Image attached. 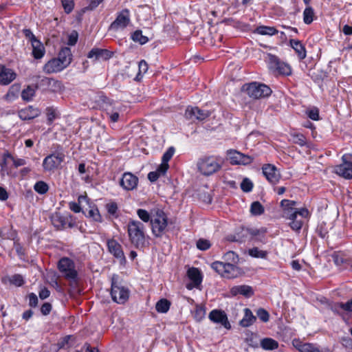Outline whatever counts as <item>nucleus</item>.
<instances>
[{
  "instance_id": "obj_1",
  "label": "nucleus",
  "mask_w": 352,
  "mask_h": 352,
  "mask_svg": "<svg viewBox=\"0 0 352 352\" xmlns=\"http://www.w3.org/2000/svg\"><path fill=\"white\" fill-rule=\"evenodd\" d=\"M224 262L214 261L211 264V267L220 276L226 278H234L241 274V270L236 264L239 261L238 255L229 251L223 256Z\"/></svg>"
},
{
  "instance_id": "obj_2",
  "label": "nucleus",
  "mask_w": 352,
  "mask_h": 352,
  "mask_svg": "<svg viewBox=\"0 0 352 352\" xmlns=\"http://www.w3.org/2000/svg\"><path fill=\"white\" fill-rule=\"evenodd\" d=\"M127 232L131 244L141 249L148 244L149 236L146 234L145 227L140 221L131 220L127 225Z\"/></svg>"
},
{
  "instance_id": "obj_3",
  "label": "nucleus",
  "mask_w": 352,
  "mask_h": 352,
  "mask_svg": "<svg viewBox=\"0 0 352 352\" xmlns=\"http://www.w3.org/2000/svg\"><path fill=\"white\" fill-rule=\"evenodd\" d=\"M58 268L63 276L69 281L70 287L76 290L78 286V274L74 262L67 257H63L59 260Z\"/></svg>"
},
{
  "instance_id": "obj_4",
  "label": "nucleus",
  "mask_w": 352,
  "mask_h": 352,
  "mask_svg": "<svg viewBox=\"0 0 352 352\" xmlns=\"http://www.w3.org/2000/svg\"><path fill=\"white\" fill-rule=\"evenodd\" d=\"M130 291L120 280L118 275L113 274L111 277V296L113 302L123 305L129 298Z\"/></svg>"
},
{
  "instance_id": "obj_5",
  "label": "nucleus",
  "mask_w": 352,
  "mask_h": 352,
  "mask_svg": "<svg viewBox=\"0 0 352 352\" xmlns=\"http://www.w3.org/2000/svg\"><path fill=\"white\" fill-rule=\"evenodd\" d=\"M198 171L203 175H211L221 168L220 160L215 156H204L197 162Z\"/></svg>"
},
{
  "instance_id": "obj_6",
  "label": "nucleus",
  "mask_w": 352,
  "mask_h": 352,
  "mask_svg": "<svg viewBox=\"0 0 352 352\" xmlns=\"http://www.w3.org/2000/svg\"><path fill=\"white\" fill-rule=\"evenodd\" d=\"M243 89L246 91L247 94L254 99H260L266 98L271 95L272 89L267 85L258 82H252L245 84L243 87Z\"/></svg>"
},
{
  "instance_id": "obj_7",
  "label": "nucleus",
  "mask_w": 352,
  "mask_h": 352,
  "mask_svg": "<svg viewBox=\"0 0 352 352\" xmlns=\"http://www.w3.org/2000/svg\"><path fill=\"white\" fill-rule=\"evenodd\" d=\"M267 61L269 69L273 73L286 76L292 75L291 66L281 61L276 56L268 54Z\"/></svg>"
},
{
  "instance_id": "obj_8",
  "label": "nucleus",
  "mask_w": 352,
  "mask_h": 352,
  "mask_svg": "<svg viewBox=\"0 0 352 352\" xmlns=\"http://www.w3.org/2000/svg\"><path fill=\"white\" fill-rule=\"evenodd\" d=\"M151 224L153 235L156 237H161L168 225L166 215L162 210H158L156 214L152 217Z\"/></svg>"
},
{
  "instance_id": "obj_9",
  "label": "nucleus",
  "mask_w": 352,
  "mask_h": 352,
  "mask_svg": "<svg viewBox=\"0 0 352 352\" xmlns=\"http://www.w3.org/2000/svg\"><path fill=\"white\" fill-rule=\"evenodd\" d=\"M65 155L61 150L46 156L43 161V168L45 171H52L60 167L61 164L65 161Z\"/></svg>"
},
{
  "instance_id": "obj_10",
  "label": "nucleus",
  "mask_w": 352,
  "mask_h": 352,
  "mask_svg": "<svg viewBox=\"0 0 352 352\" xmlns=\"http://www.w3.org/2000/svg\"><path fill=\"white\" fill-rule=\"evenodd\" d=\"M309 216V210L302 208L296 211H291L285 218L290 220L289 226L294 231H299L303 225L302 219H307Z\"/></svg>"
},
{
  "instance_id": "obj_11",
  "label": "nucleus",
  "mask_w": 352,
  "mask_h": 352,
  "mask_svg": "<svg viewBox=\"0 0 352 352\" xmlns=\"http://www.w3.org/2000/svg\"><path fill=\"white\" fill-rule=\"evenodd\" d=\"M350 154H344L342 157V163L334 168L335 173L346 179H352V162Z\"/></svg>"
},
{
  "instance_id": "obj_12",
  "label": "nucleus",
  "mask_w": 352,
  "mask_h": 352,
  "mask_svg": "<svg viewBox=\"0 0 352 352\" xmlns=\"http://www.w3.org/2000/svg\"><path fill=\"white\" fill-rule=\"evenodd\" d=\"M51 221L58 230L64 229L67 225L69 228H73L75 226V222L71 214L63 215L59 212L52 214Z\"/></svg>"
},
{
  "instance_id": "obj_13",
  "label": "nucleus",
  "mask_w": 352,
  "mask_h": 352,
  "mask_svg": "<svg viewBox=\"0 0 352 352\" xmlns=\"http://www.w3.org/2000/svg\"><path fill=\"white\" fill-rule=\"evenodd\" d=\"M131 22L130 12L128 9H123L117 14V16L110 25V29L114 31L124 30Z\"/></svg>"
},
{
  "instance_id": "obj_14",
  "label": "nucleus",
  "mask_w": 352,
  "mask_h": 352,
  "mask_svg": "<svg viewBox=\"0 0 352 352\" xmlns=\"http://www.w3.org/2000/svg\"><path fill=\"white\" fill-rule=\"evenodd\" d=\"M228 157L230 160V163L233 165H248L254 160L253 157L245 155L236 150L228 151Z\"/></svg>"
},
{
  "instance_id": "obj_15",
  "label": "nucleus",
  "mask_w": 352,
  "mask_h": 352,
  "mask_svg": "<svg viewBox=\"0 0 352 352\" xmlns=\"http://www.w3.org/2000/svg\"><path fill=\"white\" fill-rule=\"evenodd\" d=\"M208 111L201 110L197 107H188L185 111V117L192 121H202L210 116Z\"/></svg>"
},
{
  "instance_id": "obj_16",
  "label": "nucleus",
  "mask_w": 352,
  "mask_h": 352,
  "mask_svg": "<svg viewBox=\"0 0 352 352\" xmlns=\"http://www.w3.org/2000/svg\"><path fill=\"white\" fill-rule=\"evenodd\" d=\"M138 177L131 173H124L120 181V186L125 190L129 191L135 189L138 184Z\"/></svg>"
},
{
  "instance_id": "obj_17",
  "label": "nucleus",
  "mask_w": 352,
  "mask_h": 352,
  "mask_svg": "<svg viewBox=\"0 0 352 352\" xmlns=\"http://www.w3.org/2000/svg\"><path fill=\"white\" fill-rule=\"evenodd\" d=\"M262 170L264 176L272 184H277L280 179V174L274 165L267 164L263 165Z\"/></svg>"
},
{
  "instance_id": "obj_18",
  "label": "nucleus",
  "mask_w": 352,
  "mask_h": 352,
  "mask_svg": "<svg viewBox=\"0 0 352 352\" xmlns=\"http://www.w3.org/2000/svg\"><path fill=\"white\" fill-rule=\"evenodd\" d=\"M208 318L212 322L220 324L227 329L231 327L226 314L222 310L213 309L210 312Z\"/></svg>"
},
{
  "instance_id": "obj_19",
  "label": "nucleus",
  "mask_w": 352,
  "mask_h": 352,
  "mask_svg": "<svg viewBox=\"0 0 352 352\" xmlns=\"http://www.w3.org/2000/svg\"><path fill=\"white\" fill-rule=\"evenodd\" d=\"M112 55V52L108 50L94 47L88 53L87 58L94 60H107Z\"/></svg>"
},
{
  "instance_id": "obj_20",
  "label": "nucleus",
  "mask_w": 352,
  "mask_h": 352,
  "mask_svg": "<svg viewBox=\"0 0 352 352\" xmlns=\"http://www.w3.org/2000/svg\"><path fill=\"white\" fill-rule=\"evenodd\" d=\"M109 252L120 261H125L126 258L121 245L115 239H109L107 242Z\"/></svg>"
},
{
  "instance_id": "obj_21",
  "label": "nucleus",
  "mask_w": 352,
  "mask_h": 352,
  "mask_svg": "<svg viewBox=\"0 0 352 352\" xmlns=\"http://www.w3.org/2000/svg\"><path fill=\"white\" fill-rule=\"evenodd\" d=\"M292 344L300 352H322L316 344L303 342L299 339H294Z\"/></svg>"
},
{
  "instance_id": "obj_22",
  "label": "nucleus",
  "mask_w": 352,
  "mask_h": 352,
  "mask_svg": "<svg viewBox=\"0 0 352 352\" xmlns=\"http://www.w3.org/2000/svg\"><path fill=\"white\" fill-rule=\"evenodd\" d=\"M187 275L189 279L192 281L191 284H188L186 287L191 289L193 287H198L202 282V276L200 271L196 267H191L188 269Z\"/></svg>"
},
{
  "instance_id": "obj_23",
  "label": "nucleus",
  "mask_w": 352,
  "mask_h": 352,
  "mask_svg": "<svg viewBox=\"0 0 352 352\" xmlns=\"http://www.w3.org/2000/svg\"><path fill=\"white\" fill-rule=\"evenodd\" d=\"M41 82L43 85L46 86L47 89L50 92L60 93L64 89L63 83L54 78H44Z\"/></svg>"
},
{
  "instance_id": "obj_24",
  "label": "nucleus",
  "mask_w": 352,
  "mask_h": 352,
  "mask_svg": "<svg viewBox=\"0 0 352 352\" xmlns=\"http://www.w3.org/2000/svg\"><path fill=\"white\" fill-rule=\"evenodd\" d=\"M66 68L60 60L52 58L49 60L43 67V71L46 74L57 73Z\"/></svg>"
},
{
  "instance_id": "obj_25",
  "label": "nucleus",
  "mask_w": 352,
  "mask_h": 352,
  "mask_svg": "<svg viewBox=\"0 0 352 352\" xmlns=\"http://www.w3.org/2000/svg\"><path fill=\"white\" fill-rule=\"evenodd\" d=\"M16 74L11 69L0 65V84L6 85L16 78Z\"/></svg>"
},
{
  "instance_id": "obj_26",
  "label": "nucleus",
  "mask_w": 352,
  "mask_h": 352,
  "mask_svg": "<svg viewBox=\"0 0 352 352\" xmlns=\"http://www.w3.org/2000/svg\"><path fill=\"white\" fill-rule=\"evenodd\" d=\"M230 292L233 296L241 294L245 297H250L254 294L252 287L245 285L234 286Z\"/></svg>"
},
{
  "instance_id": "obj_27",
  "label": "nucleus",
  "mask_w": 352,
  "mask_h": 352,
  "mask_svg": "<svg viewBox=\"0 0 352 352\" xmlns=\"http://www.w3.org/2000/svg\"><path fill=\"white\" fill-rule=\"evenodd\" d=\"M289 43L291 47L294 50V51L297 54L299 59L303 60L307 55L305 46L298 40L291 39Z\"/></svg>"
},
{
  "instance_id": "obj_28",
  "label": "nucleus",
  "mask_w": 352,
  "mask_h": 352,
  "mask_svg": "<svg viewBox=\"0 0 352 352\" xmlns=\"http://www.w3.org/2000/svg\"><path fill=\"white\" fill-rule=\"evenodd\" d=\"M38 115V111L36 109L30 106L27 108L21 109L19 111V116L21 120H31L34 118Z\"/></svg>"
},
{
  "instance_id": "obj_29",
  "label": "nucleus",
  "mask_w": 352,
  "mask_h": 352,
  "mask_svg": "<svg viewBox=\"0 0 352 352\" xmlns=\"http://www.w3.org/2000/svg\"><path fill=\"white\" fill-rule=\"evenodd\" d=\"M32 47V56L36 59L41 58L45 54V47L42 43L39 41H34L31 43Z\"/></svg>"
},
{
  "instance_id": "obj_30",
  "label": "nucleus",
  "mask_w": 352,
  "mask_h": 352,
  "mask_svg": "<svg viewBox=\"0 0 352 352\" xmlns=\"http://www.w3.org/2000/svg\"><path fill=\"white\" fill-rule=\"evenodd\" d=\"M72 52L69 47L63 48L58 53V59L67 67L72 62Z\"/></svg>"
},
{
  "instance_id": "obj_31",
  "label": "nucleus",
  "mask_w": 352,
  "mask_h": 352,
  "mask_svg": "<svg viewBox=\"0 0 352 352\" xmlns=\"http://www.w3.org/2000/svg\"><path fill=\"white\" fill-rule=\"evenodd\" d=\"M21 89V86L19 84H14L12 85L8 93L5 96V99L8 102H12L16 99L19 96V92Z\"/></svg>"
},
{
  "instance_id": "obj_32",
  "label": "nucleus",
  "mask_w": 352,
  "mask_h": 352,
  "mask_svg": "<svg viewBox=\"0 0 352 352\" xmlns=\"http://www.w3.org/2000/svg\"><path fill=\"white\" fill-rule=\"evenodd\" d=\"M256 317L252 314V311L246 308L245 309L244 316L240 321V324L243 327H248L256 321Z\"/></svg>"
},
{
  "instance_id": "obj_33",
  "label": "nucleus",
  "mask_w": 352,
  "mask_h": 352,
  "mask_svg": "<svg viewBox=\"0 0 352 352\" xmlns=\"http://www.w3.org/2000/svg\"><path fill=\"white\" fill-rule=\"evenodd\" d=\"M261 346L265 350H274L278 347V342L272 338H266L261 340Z\"/></svg>"
},
{
  "instance_id": "obj_34",
  "label": "nucleus",
  "mask_w": 352,
  "mask_h": 352,
  "mask_svg": "<svg viewBox=\"0 0 352 352\" xmlns=\"http://www.w3.org/2000/svg\"><path fill=\"white\" fill-rule=\"evenodd\" d=\"M296 202L294 201H290L288 199H283L281 201L280 206L283 208L285 217L288 216V213H290L291 211H296L298 210L294 208Z\"/></svg>"
},
{
  "instance_id": "obj_35",
  "label": "nucleus",
  "mask_w": 352,
  "mask_h": 352,
  "mask_svg": "<svg viewBox=\"0 0 352 352\" xmlns=\"http://www.w3.org/2000/svg\"><path fill=\"white\" fill-rule=\"evenodd\" d=\"M315 12L311 6H307L303 11V22L307 24H311L314 19Z\"/></svg>"
},
{
  "instance_id": "obj_36",
  "label": "nucleus",
  "mask_w": 352,
  "mask_h": 352,
  "mask_svg": "<svg viewBox=\"0 0 352 352\" xmlns=\"http://www.w3.org/2000/svg\"><path fill=\"white\" fill-rule=\"evenodd\" d=\"M256 32L261 35L272 36L277 34L278 30L274 27L261 25L256 29Z\"/></svg>"
},
{
  "instance_id": "obj_37",
  "label": "nucleus",
  "mask_w": 352,
  "mask_h": 352,
  "mask_svg": "<svg viewBox=\"0 0 352 352\" xmlns=\"http://www.w3.org/2000/svg\"><path fill=\"white\" fill-rule=\"evenodd\" d=\"M170 306V302L165 298L160 300L155 305L156 311L159 313H166Z\"/></svg>"
},
{
  "instance_id": "obj_38",
  "label": "nucleus",
  "mask_w": 352,
  "mask_h": 352,
  "mask_svg": "<svg viewBox=\"0 0 352 352\" xmlns=\"http://www.w3.org/2000/svg\"><path fill=\"white\" fill-rule=\"evenodd\" d=\"M292 141L300 146H305L307 144V139L305 136L300 133L294 132L290 134Z\"/></svg>"
},
{
  "instance_id": "obj_39",
  "label": "nucleus",
  "mask_w": 352,
  "mask_h": 352,
  "mask_svg": "<svg viewBox=\"0 0 352 352\" xmlns=\"http://www.w3.org/2000/svg\"><path fill=\"white\" fill-rule=\"evenodd\" d=\"M131 39L136 43H139L141 45H144L148 41L147 36L142 34V32L140 30H135L131 34Z\"/></svg>"
},
{
  "instance_id": "obj_40",
  "label": "nucleus",
  "mask_w": 352,
  "mask_h": 352,
  "mask_svg": "<svg viewBox=\"0 0 352 352\" xmlns=\"http://www.w3.org/2000/svg\"><path fill=\"white\" fill-rule=\"evenodd\" d=\"M105 208L108 212V214L111 216L113 218H118V204L114 202L111 201L109 203H107L105 205Z\"/></svg>"
},
{
  "instance_id": "obj_41",
  "label": "nucleus",
  "mask_w": 352,
  "mask_h": 352,
  "mask_svg": "<svg viewBox=\"0 0 352 352\" xmlns=\"http://www.w3.org/2000/svg\"><path fill=\"white\" fill-rule=\"evenodd\" d=\"M88 217L96 222L101 223L103 221L99 210L96 206L90 208L89 210L88 211Z\"/></svg>"
},
{
  "instance_id": "obj_42",
  "label": "nucleus",
  "mask_w": 352,
  "mask_h": 352,
  "mask_svg": "<svg viewBox=\"0 0 352 352\" xmlns=\"http://www.w3.org/2000/svg\"><path fill=\"white\" fill-rule=\"evenodd\" d=\"M35 95V89L31 86H28L21 92V98L23 100L30 101Z\"/></svg>"
},
{
  "instance_id": "obj_43",
  "label": "nucleus",
  "mask_w": 352,
  "mask_h": 352,
  "mask_svg": "<svg viewBox=\"0 0 352 352\" xmlns=\"http://www.w3.org/2000/svg\"><path fill=\"white\" fill-rule=\"evenodd\" d=\"M34 189L38 194L44 195L48 191L49 186L43 181H38L34 184Z\"/></svg>"
},
{
  "instance_id": "obj_44",
  "label": "nucleus",
  "mask_w": 352,
  "mask_h": 352,
  "mask_svg": "<svg viewBox=\"0 0 352 352\" xmlns=\"http://www.w3.org/2000/svg\"><path fill=\"white\" fill-rule=\"evenodd\" d=\"M250 212L253 215H261L264 212V208L259 201H254L251 204Z\"/></svg>"
},
{
  "instance_id": "obj_45",
  "label": "nucleus",
  "mask_w": 352,
  "mask_h": 352,
  "mask_svg": "<svg viewBox=\"0 0 352 352\" xmlns=\"http://www.w3.org/2000/svg\"><path fill=\"white\" fill-rule=\"evenodd\" d=\"M248 252L251 256L254 258H265L267 255V251L260 250L258 248H253L250 249Z\"/></svg>"
},
{
  "instance_id": "obj_46",
  "label": "nucleus",
  "mask_w": 352,
  "mask_h": 352,
  "mask_svg": "<svg viewBox=\"0 0 352 352\" xmlns=\"http://www.w3.org/2000/svg\"><path fill=\"white\" fill-rule=\"evenodd\" d=\"M266 232V229H252L250 231V234L256 238V239L264 242L265 234Z\"/></svg>"
},
{
  "instance_id": "obj_47",
  "label": "nucleus",
  "mask_w": 352,
  "mask_h": 352,
  "mask_svg": "<svg viewBox=\"0 0 352 352\" xmlns=\"http://www.w3.org/2000/svg\"><path fill=\"white\" fill-rule=\"evenodd\" d=\"M7 157H10V160H11L13 163V166L15 168H18L26 164V160L23 158H17L12 155L11 153H7L6 155Z\"/></svg>"
},
{
  "instance_id": "obj_48",
  "label": "nucleus",
  "mask_w": 352,
  "mask_h": 352,
  "mask_svg": "<svg viewBox=\"0 0 352 352\" xmlns=\"http://www.w3.org/2000/svg\"><path fill=\"white\" fill-rule=\"evenodd\" d=\"M10 283L15 286L20 287L24 284V278L21 274H14L9 278Z\"/></svg>"
},
{
  "instance_id": "obj_49",
  "label": "nucleus",
  "mask_w": 352,
  "mask_h": 352,
  "mask_svg": "<svg viewBox=\"0 0 352 352\" xmlns=\"http://www.w3.org/2000/svg\"><path fill=\"white\" fill-rule=\"evenodd\" d=\"M206 315V309L203 306L197 305L195 310L194 317L197 321H201Z\"/></svg>"
},
{
  "instance_id": "obj_50",
  "label": "nucleus",
  "mask_w": 352,
  "mask_h": 352,
  "mask_svg": "<svg viewBox=\"0 0 352 352\" xmlns=\"http://www.w3.org/2000/svg\"><path fill=\"white\" fill-rule=\"evenodd\" d=\"M340 308L347 312H352V298L346 302H338L336 305L335 309Z\"/></svg>"
},
{
  "instance_id": "obj_51",
  "label": "nucleus",
  "mask_w": 352,
  "mask_h": 352,
  "mask_svg": "<svg viewBox=\"0 0 352 352\" xmlns=\"http://www.w3.org/2000/svg\"><path fill=\"white\" fill-rule=\"evenodd\" d=\"M137 214L138 217L144 222L151 221L152 217L150 215L148 211L144 209H138L137 210Z\"/></svg>"
},
{
  "instance_id": "obj_52",
  "label": "nucleus",
  "mask_w": 352,
  "mask_h": 352,
  "mask_svg": "<svg viewBox=\"0 0 352 352\" xmlns=\"http://www.w3.org/2000/svg\"><path fill=\"white\" fill-rule=\"evenodd\" d=\"M63 8L67 14H69L72 12L74 8V0H60Z\"/></svg>"
},
{
  "instance_id": "obj_53",
  "label": "nucleus",
  "mask_w": 352,
  "mask_h": 352,
  "mask_svg": "<svg viewBox=\"0 0 352 352\" xmlns=\"http://www.w3.org/2000/svg\"><path fill=\"white\" fill-rule=\"evenodd\" d=\"M211 246V244L208 240L200 239L197 241V248L200 250H207Z\"/></svg>"
},
{
  "instance_id": "obj_54",
  "label": "nucleus",
  "mask_w": 352,
  "mask_h": 352,
  "mask_svg": "<svg viewBox=\"0 0 352 352\" xmlns=\"http://www.w3.org/2000/svg\"><path fill=\"white\" fill-rule=\"evenodd\" d=\"M253 188V184L252 182L248 178H245L241 184V188L243 192H250L252 190Z\"/></svg>"
},
{
  "instance_id": "obj_55",
  "label": "nucleus",
  "mask_w": 352,
  "mask_h": 352,
  "mask_svg": "<svg viewBox=\"0 0 352 352\" xmlns=\"http://www.w3.org/2000/svg\"><path fill=\"white\" fill-rule=\"evenodd\" d=\"M175 153V148L173 146L169 147L167 151L163 154L162 161L165 163H168L169 160L172 158Z\"/></svg>"
},
{
  "instance_id": "obj_56",
  "label": "nucleus",
  "mask_w": 352,
  "mask_h": 352,
  "mask_svg": "<svg viewBox=\"0 0 352 352\" xmlns=\"http://www.w3.org/2000/svg\"><path fill=\"white\" fill-rule=\"evenodd\" d=\"M258 318L264 322H266L270 319V315L268 312L264 309H259L256 312Z\"/></svg>"
},
{
  "instance_id": "obj_57",
  "label": "nucleus",
  "mask_w": 352,
  "mask_h": 352,
  "mask_svg": "<svg viewBox=\"0 0 352 352\" xmlns=\"http://www.w3.org/2000/svg\"><path fill=\"white\" fill-rule=\"evenodd\" d=\"M308 117L313 120H319V111L318 108L314 107L307 111V112Z\"/></svg>"
},
{
  "instance_id": "obj_58",
  "label": "nucleus",
  "mask_w": 352,
  "mask_h": 352,
  "mask_svg": "<svg viewBox=\"0 0 352 352\" xmlns=\"http://www.w3.org/2000/svg\"><path fill=\"white\" fill-rule=\"evenodd\" d=\"M23 34L25 36V38L31 43L34 41H37L38 39L36 38L35 35L30 29H23Z\"/></svg>"
},
{
  "instance_id": "obj_59",
  "label": "nucleus",
  "mask_w": 352,
  "mask_h": 352,
  "mask_svg": "<svg viewBox=\"0 0 352 352\" xmlns=\"http://www.w3.org/2000/svg\"><path fill=\"white\" fill-rule=\"evenodd\" d=\"M29 305L32 307H36L38 305V298L34 293H30L28 295Z\"/></svg>"
},
{
  "instance_id": "obj_60",
  "label": "nucleus",
  "mask_w": 352,
  "mask_h": 352,
  "mask_svg": "<svg viewBox=\"0 0 352 352\" xmlns=\"http://www.w3.org/2000/svg\"><path fill=\"white\" fill-rule=\"evenodd\" d=\"M168 167L169 165L168 163H165L164 162L162 161L161 164L157 167L156 171L162 176L165 175Z\"/></svg>"
},
{
  "instance_id": "obj_61",
  "label": "nucleus",
  "mask_w": 352,
  "mask_h": 352,
  "mask_svg": "<svg viewBox=\"0 0 352 352\" xmlns=\"http://www.w3.org/2000/svg\"><path fill=\"white\" fill-rule=\"evenodd\" d=\"M104 0H91L89 5L85 8L87 10L96 9Z\"/></svg>"
},
{
  "instance_id": "obj_62",
  "label": "nucleus",
  "mask_w": 352,
  "mask_h": 352,
  "mask_svg": "<svg viewBox=\"0 0 352 352\" xmlns=\"http://www.w3.org/2000/svg\"><path fill=\"white\" fill-rule=\"evenodd\" d=\"M340 342L345 348L352 349V340L349 337H342Z\"/></svg>"
},
{
  "instance_id": "obj_63",
  "label": "nucleus",
  "mask_w": 352,
  "mask_h": 352,
  "mask_svg": "<svg viewBox=\"0 0 352 352\" xmlns=\"http://www.w3.org/2000/svg\"><path fill=\"white\" fill-rule=\"evenodd\" d=\"M51 310L52 305L49 302L44 303L41 307V311L45 316L48 315L50 313Z\"/></svg>"
},
{
  "instance_id": "obj_64",
  "label": "nucleus",
  "mask_w": 352,
  "mask_h": 352,
  "mask_svg": "<svg viewBox=\"0 0 352 352\" xmlns=\"http://www.w3.org/2000/svg\"><path fill=\"white\" fill-rule=\"evenodd\" d=\"M50 292L47 287H42L39 291L38 295L41 299L45 300L50 296Z\"/></svg>"
}]
</instances>
